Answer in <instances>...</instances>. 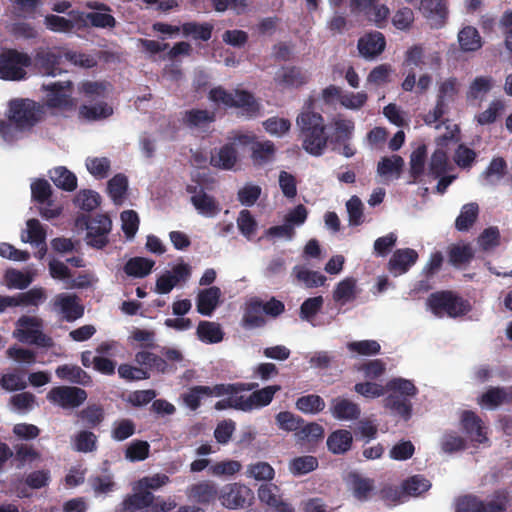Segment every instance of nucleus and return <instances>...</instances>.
<instances>
[{
    "mask_svg": "<svg viewBox=\"0 0 512 512\" xmlns=\"http://www.w3.org/2000/svg\"><path fill=\"white\" fill-rule=\"evenodd\" d=\"M46 114L44 104H40L29 98H15L9 101L7 120H0V135L12 142L17 138V133L30 132L40 123Z\"/></svg>",
    "mask_w": 512,
    "mask_h": 512,
    "instance_id": "nucleus-1",
    "label": "nucleus"
},
{
    "mask_svg": "<svg viewBox=\"0 0 512 512\" xmlns=\"http://www.w3.org/2000/svg\"><path fill=\"white\" fill-rule=\"evenodd\" d=\"M302 148L312 156H321L327 148L329 136L323 116L314 111H302L296 119Z\"/></svg>",
    "mask_w": 512,
    "mask_h": 512,
    "instance_id": "nucleus-2",
    "label": "nucleus"
},
{
    "mask_svg": "<svg viewBox=\"0 0 512 512\" xmlns=\"http://www.w3.org/2000/svg\"><path fill=\"white\" fill-rule=\"evenodd\" d=\"M285 312V304L272 296L264 301L258 296L250 297L243 305L240 325L245 330L263 328L267 318L276 319Z\"/></svg>",
    "mask_w": 512,
    "mask_h": 512,
    "instance_id": "nucleus-3",
    "label": "nucleus"
},
{
    "mask_svg": "<svg viewBox=\"0 0 512 512\" xmlns=\"http://www.w3.org/2000/svg\"><path fill=\"white\" fill-rule=\"evenodd\" d=\"M428 308L437 317L456 318L466 315L471 310L468 300L450 290L431 293L426 302Z\"/></svg>",
    "mask_w": 512,
    "mask_h": 512,
    "instance_id": "nucleus-4",
    "label": "nucleus"
},
{
    "mask_svg": "<svg viewBox=\"0 0 512 512\" xmlns=\"http://www.w3.org/2000/svg\"><path fill=\"white\" fill-rule=\"evenodd\" d=\"M208 98L218 105L223 104L229 108H240L249 117L256 116L260 110V105L253 94L246 90L236 89L232 93L222 86H218L209 91Z\"/></svg>",
    "mask_w": 512,
    "mask_h": 512,
    "instance_id": "nucleus-5",
    "label": "nucleus"
},
{
    "mask_svg": "<svg viewBox=\"0 0 512 512\" xmlns=\"http://www.w3.org/2000/svg\"><path fill=\"white\" fill-rule=\"evenodd\" d=\"M32 66V57L17 49L8 48L0 53V79L21 81L26 79V69Z\"/></svg>",
    "mask_w": 512,
    "mask_h": 512,
    "instance_id": "nucleus-6",
    "label": "nucleus"
},
{
    "mask_svg": "<svg viewBox=\"0 0 512 512\" xmlns=\"http://www.w3.org/2000/svg\"><path fill=\"white\" fill-rule=\"evenodd\" d=\"M43 321L35 316H21L16 322L14 336L22 343L36 345L41 348L54 346L52 337L42 331Z\"/></svg>",
    "mask_w": 512,
    "mask_h": 512,
    "instance_id": "nucleus-7",
    "label": "nucleus"
},
{
    "mask_svg": "<svg viewBox=\"0 0 512 512\" xmlns=\"http://www.w3.org/2000/svg\"><path fill=\"white\" fill-rule=\"evenodd\" d=\"M76 225L86 228V242L89 246L102 249L108 244V234L112 229V221L108 215L98 214L91 218L82 214L77 217Z\"/></svg>",
    "mask_w": 512,
    "mask_h": 512,
    "instance_id": "nucleus-8",
    "label": "nucleus"
},
{
    "mask_svg": "<svg viewBox=\"0 0 512 512\" xmlns=\"http://www.w3.org/2000/svg\"><path fill=\"white\" fill-rule=\"evenodd\" d=\"M63 54L59 48L39 47L32 57V65L45 76H56L62 72L60 67Z\"/></svg>",
    "mask_w": 512,
    "mask_h": 512,
    "instance_id": "nucleus-9",
    "label": "nucleus"
},
{
    "mask_svg": "<svg viewBox=\"0 0 512 512\" xmlns=\"http://www.w3.org/2000/svg\"><path fill=\"white\" fill-rule=\"evenodd\" d=\"M87 392L75 386H57L53 387L47 394V399L60 407L77 408L87 399Z\"/></svg>",
    "mask_w": 512,
    "mask_h": 512,
    "instance_id": "nucleus-10",
    "label": "nucleus"
},
{
    "mask_svg": "<svg viewBox=\"0 0 512 512\" xmlns=\"http://www.w3.org/2000/svg\"><path fill=\"white\" fill-rule=\"evenodd\" d=\"M43 89L47 92V107L67 109L73 106V99L71 97L73 83L71 81L53 82L48 85H43Z\"/></svg>",
    "mask_w": 512,
    "mask_h": 512,
    "instance_id": "nucleus-11",
    "label": "nucleus"
},
{
    "mask_svg": "<svg viewBox=\"0 0 512 512\" xmlns=\"http://www.w3.org/2000/svg\"><path fill=\"white\" fill-rule=\"evenodd\" d=\"M219 499L224 507L239 509L251 503L254 499V493L244 484L232 483L222 489Z\"/></svg>",
    "mask_w": 512,
    "mask_h": 512,
    "instance_id": "nucleus-12",
    "label": "nucleus"
},
{
    "mask_svg": "<svg viewBox=\"0 0 512 512\" xmlns=\"http://www.w3.org/2000/svg\"><path fill=\"white\" fill-rule=\"evenodd\" d=\"M69 18L63 16L48 14L44 18L46 28L56 33H70L73 30H82L86 28V23L82 19V11L71 10L68 12Z\"/></svg>",
    "mask_w": 512,
    "mask_h": 512,
    "instance_id": "nucleus-13",
    "label": "nucleus"
},
{
    "mask_svg": "<svg viewBox=\"0 0 512 512\" xmlns=\"http://www.w3.org/2000/svg\"><path fill=\"white\" fill-rule=\"evenodd\" d=\"M441 64L442 59L440 53L432 52L426 55L421 44H415L408 48L403 61V66L405 67H417L422 69L427 65L432 70H438Z\"/></svg>",
    "mask_w": 512,
    "mask_h": 512,
    "instance_id": "nucleus-14",
    "label": "nucleus"
},
{
    "mask_svg": "<svg viewBox=\"0 0 512 512\" xmlns=\"http://www.w3.org/2000/svg\"><path fill=\"white\" fill-rule=\"evenodd\" d=\"M53 306L67 322H73L84 315V306L75 294L60 293L56 295Z\"/></svg>",
    "mask_w": 512,
    "mask_h": 512,
    "instance_id": "nucleus-15",
    "label": "nucleus"
},
{
    "mask_svg": "<svg viewBox=\"0 0 512 512\" xmlns=\"http://www.w3.org/2000/svg\"><path fill=\"white\" fill-rule=\"evenodd\" d=\"M206 397H221L223 390L221 383L214 386L196 385L188 389L187 392L182 394L183 403L191 410L196 411L201 406L202 398Z\"/></svg>",
    "mask_w": 512,
    "mask_h": 512,
    "instance_id": "nucleus-16",
    "label": "nucleus"
},
{
    "mask_svg": "<svg viewBox=\"0 0 512 512\" xmlns=\"http://www.w3.org/2000/svg\"><path fill=\"white\" fill-rule=\"evenodd\" d=\"M186 494L189 499L202 505L213 504L220 495L217 485L210 480L192 484L187 488Z\"/></svg>",
    "mask_w": 512,
    "mask_h": 512,
    "instance_id": "nucleus-17",
    "label": "nucleus"
},
{
    "mask_svg": "<svg viewBox=\"0 0 512 512\" xmlns=\"http://www.w3.org/2000/svg\"><path fill=\"white\" fill-rule=\"evenodd\" d=\"M419 255L412 248L396 249L388 262V270L394 275H401L417 262Z\"/></svg>",
    "mask_w": 512,
    "mask_h": 512,
    "instance_id": "nucleus-18",
    "label": "nucleus"
},
{
    "mask_svg": "<svg viewBox=\"0 0 512 512\" xmlns=\"http://www.w3.org/2000/svg\"><path fill=\"white\" fill-rule=\"evenodd\" d=\"M281 390L280 385H270L253 391L249 396L242 395L243 411L249 412L254 409L268 406L275 394Z\"/></svg>",
    "mask_w": 512,
    "mask_h": 512,
    "instance_id": "nucleus-19",
    "label": "nucleus"
},
{
    "mask_svg": "<svg viewBox=\"0 0 512 512\" xmlns=\"http://www.w3.org/2000/svg\"><path fill=\"white\" fill-rule=\"evenodd\" d=\"M274 80L276 84L283 89H293L305 85L308 82L309 77L299 67L286 66L282 67L276 73Z\"/></svg>",
    "mask_w": 512,
    "mask_h": 512,
    "instance_id": "nucleus-20",
    "label": "nucleus"
},
{
    "mask_svg": "<svg viewBox=\"0 0 512 512\" xmlns=\"http://www.w3.org/2000/svg\"><path fill=\"white\" fill-rule=\"evenodd\" d=\"M134 360L139 366H142V368L146 369L148 372L155 371L157 373L166 374L174 372L177 369L174 364H169L161 356L146 350L138 351L135 354Z\"/></svg>",
    "mask_w": 512,
    "mask_h": 512,
    "instance_id": "nucleus-21",
    "label": "nucleus"
},
{
    "mask_svg": "<svg viewBox=\"0 0 512 512\" xmlns=\"http://www.w3.org/2000/svg\"><path fill=\"white\" fill-rule=\"evenodd\" d=\"M358 50L361 56L372 59L380 55L385 47L386 40L381 32L368 33L358 40Z\"/></svg>",
    "mask_w": 512,
    "mask_h": 512,
    "instance_id": "nucleus-22",
    "label": "nucleus"
},
{
    "mask_svg": "<svg viewBox=\"0 0 512 512\" xmlns=\"http://www.w3.org/2000/svg\"><path fill=\"white\" fill-rule=\"evenodd\" d=\"M216 119L215 112L207 109L187 110L183 116V124L190 129L207 130Z\"/></svg>",
    "mask_w": 512,
    "mask_h": 512,
    "instance_id": "nucleus-23",
    "label": "nucleus"
},
{
    "mask_svg": "<svg viewBox=\"0 0 512 512\" xmlns=\"http://www.w3.org/2000/svg\"><path fill=\"white\" fill-rule=\"evenodd\" d=\"M221 290L217 286H212L201 290L197 296V311L201 315L210 316L219 304Z\"/></svg>",
    "mask_w": 512,
    "mask_h": 512,
    "instance_id": "nucleus-24",
    "label": "nucleus"
},
{
    "mask_svg": "<svg viewBox=\"0 0 512 512\" xmlns=\"http://www.w3.org/2000/svg\"><path fill=\"white\" fill-rule=\"evenodd\" d=\"M353 443V436L349 430L338 429L333 431L327 438V448L335 455H343L348 452Z\"/></svg>",
    "mask_w": 512,
    "mask_h": 512,
    "instance_id": "nucleus-25",
    "label": "nucleus"
},
{
    "mask_svg": "<svg viewBox=\"0 0 512 512\" xmlns=\"http://www.w3.org/2000/svg\"><path fill=\"white\" fill-rule=\"evenodd\" d=\"M56 376L62 380H68L71 383L83 386L92 384L91 376L77 365L64 364L56 368Z\"/></svg>",
    "mask_w": 512,
    "mask_h": 512,
    "instance_id": "nucleus-26",
    "label": "nucleus"
},
{
    "mask_svg": "<svg viewBox=\"0 0 512 512\" xmlns=\"http://www.w3.org/2000/svg\"><path fill=\"white\" fill-rule=\"evenodd\" d=\"M238 160V152L234 143L223 145L216 155L211 156L210 163L212 166L224 170L234 168Z\"/></svg>",
    "mask_w": 512,
    "mask_h": 512,
    "instance_id": "nucleus-27",
    "label": "nucleus"
},
{
    "mask_svg": "<svg viewBox=\"0 0 512 512\" xmlns=\"http://www.w3.org/2000/svg\"><path fill=\"white\" fill-rule=\"evenodd\" d=\"M190 201L195 209L206 217H213L220 212L218 202L213 196L208 195L203 188H200L198 194L192 195Z\"/></svg>",
    "mask_w": 512,
    "mask_h": 512,
    "instance_id": "nucleus-28",
    "label": "nucleus"
},
{
    "mask_svg": "<svg viewBox=\"0 0 512 512\" xmlns=\"http://www.w3.org/2000/svg\"><path fill=\"white\" fill-rule=\"evenodd\" d=\"M480 403L490 408H496L504 403L512 404V388L490 387L481 395Z\"/></svg>",
    "mask_w": 512,
    "mask_h": 512,
    "instance_id": "nucleus-29",
    "label": "nucleus"
},
{
    "mask_svg": "<svg viewBox=\"0 0 512 512\" xmlns=\"http://www.w3.org/2000/svg\"><path fill=\"white\" fill-rule=\"evenodd\" d=\"M332 415L339 420H355L360 416L359 406L345 398H335L332 401Z\"/></svg>",
    "mask_w": 512,
    "mask_h": 512,
    "instance_id": "nucleus-30",
    "label": "nucleus"
},
{
    "mask_svg": "<svg viewBox=\"0 0 512 512\" xmlns=\"http://www.w3.org/2000/svg\"><path fill=\"white\" fill-rule=\"evenodd\" d=\"M196 334L200 341L208 344L219 343L224 338V332L220 324L212 321H200Z\"/></svg>",
    "mask_w": 512,
    "mask_h": 512,
    "instance_id": "nucleus-31",
    "label": "nucleus"
},
{
    "mask_svg": "<svg viewBox=\"0 0 512 512\" xmlns=\"http://www.w3.org/2000/svg\"><path fill=\"white\" fill-rule=\"evenodd\" d=\"M462 426L467 434L478 443L487 441V437L483 432L481 419L472 411H465L462 415Z\"/></svg>",
    "mask_w": 512,
    "mask_h": 512,
    "instance_id": "nucleus-32",
    "label": "nucleus"
},
{
    "mask_svg": "<svg viewBox=\"0 0 512 512\" xmlns=\"http://www.w3.org/2000/svg\"><path fill=\"white\" fill-rule=\"evenodd\" d=\"M50 179L58 188L64 191H74L77 188V177L64 166L56 167L49 172Z\"/></svg>",
    "mask_w": 512,
    "mask_h": 512,
    "instance_id": "nucleus-33",
    "label": "nucleus"
},
{
    "mask_svg": "<svg viewBox=\"0 0 512 512\" xmlns=\"http://www.w3.org/2000/svg\"><path fill=\"white\" fill-rule=\"evenodd\" d=\"M458 42L464 52H474L482 47V38L473 26H465L458 33Z\"/></svg>",
    "mask_w": 512,
    "mask_h": 512,
    "instance_id": "nucleus-34",
    "label": "nucleus"
},
{
    "mask_svg": "<svg viewBox=\"0 0 512 512\" xmlns=\"http://www.w3.org/2000/svg\"><path fill=\"white\" fill-rule=\"evenodd\" d=\"M213 28V25L208 22L198 23L191 21L181 25V31L185 37H192L194 40L205 42L211 39Z\"/></svg>",
    "mask_w": 512,
    "mask_h": 512,
    "instance_id": "nucleus-35",
    "label": "nucleus"
},
{
    "mask_svg": "<svg viewBox=\"0 0 512 512\" xmlns=\"http://www.w3.org/2000/svg\"><path fill=\"white\" fill-rule=\"evenodd\" d=\"M427 158V148L425 145L418 146L410 156V176L412 180L410 183H417L421 181L424 175L425 163Z\"/></svg>",
    "mask_w": 512,
    "mask_h": 512,
    "instance_id": "nucleus-36",
    "label": "nucleus"
},
{
    "mask_svg": "<svg viewBox=\"0 0 512 512\" xmlns=\"http://www.w3.org/2000/svg\"><path fill=\"white\" fill-rule=\"evenodd\" d=\"M155 261L144 257H133L124 265V272L128 276L143 278L150 274Z\"/></svg>",
    "mask_w": 512,
    "mask_h": 512,
    "instance_id": "nucleus-37",
    "label": "nucleus"
},
{
    "mask_svg": "<svg viewBox=\"0 0 512 512\" xmlns=\"http://www.w3.org/2000/svg\"><path fill=\"white\" fill-rule=\"evenodd\" d=\"M155 500L154 495L149 491L134 493L128 495L122 502V509L125 512H135L137 510L150 507Z\"/></svg>",
    "mask_w": 512,
    "mask_h": 512,
    "instance_id": "nucleus-38",
    "label": "nucleus"
},
{
    "mask_svg": "<svg viewBox=\"0 0 512 512\" xmlns=\"http://www.w3.org/2000/svg\"><path fill=\"white\" fill-rule=\"evenodd\" d=\"M479 215V206L475 202L465 204L455 220V228L458 231H468L476 222Z\"/></svg>",
    "mask_w": 512,
    "mask_h": 512,
    "instance_id": "nucleus-39",
    "label": "nucleus"
},
{
    "mask_svg": "<svg viewBox=\"0 0 512 512\" xmlns=\"http://www.w3.org/2000/svg\"><path fill=\"white\" fill-rule=\"evenodd\" d=\"M112 114V107L104 102H100L95 105H81L79 107V116L87 121L106 119Z\"/></svg>",
    "mask_w": 512,
    "mask_h": 512,
    "instance_id": "nucleus-40",
    "label": "nucleus"
},
{
    "mask_svg": "<svg viewBox=\"0 0 512 512\" xmlns=\"http://www.w3.org/2000/svg\"><path fill=\"white\" fill-rule=\"evenodd\" d=\"M355 297L356 280L352 277H347L340 281L333 291V300L341 305L354 300Z\"/></svg>",
    "mask_w": 512,
    "mask_h": 512,
    "instance_id": "nucleus-41",
    "label": "nucleus"
},
{
    "mask_svg": "<svg viewBox=\"0 0 512 512\" xmlns=\"http://www.w3.org/2000/svg\"><path fill=\"white\" fill-rule=\"evenodd\" d=\"M385 407L394 411L401 416L404 420H408L412 415V403L406 397H401L398 394H389L385 400Z\"/></svg>",
    "mask_w": 512,
    "mask_h": 512,
    "instance_id": "nucleus-42",
    "label": "nucleus"
},
{
    "mask_svg": "<svg viewBox=\"0 0 512 512\" xmlns=\"http://www.w3.org/2000/svg\"><path fill=\"white\" fill-rule=\"evenodd\" d=\"M404 167V160L399 155L383 157L377 164V173L380 176L394 175L399 178Z\"/></svg>",
    "mask_w": 512,
    "mask_h": 512,
    "instance_id": "nucleus-43",
    "label": "nucleus"
},
{
    "mask_svg": "<svg viewBox=\"0 0 512 512\" xmlns=\"http://www.w3.org/2000/svg\"><path fill=\"white\" fill-rule=\"evenodd\" d=\"M82 19L86 23V27L90 25L95 28L113 29L117 24L115 17L109 12H82Z\"/></svg>",
    "mask_w": 512,
    "mask_h": 512,
    "instance_id": "nucleus-44",
    "label": "nucleus"
},
{
    "mask_svg": "<svg viewBox=\"0 0 512 512\" xmlns=\"http://www.w3.org/2000/svg\"><path fill=\"white\" fill-rule=\"evenodd\" d=\"M386 391L390 394H398L401 397H414L418 393L417 387L411 380L404 378H393L386 383Z\"/></svg>",
    "mask_w": 512,
    "mask_h": 512,
    "instance_id": "nucleus-45",
    "label": "nucleus"
},
{
    "mask_svg": "<svg viewBox=\"0 0 512 512\" xmlns=\"http://www.w3.org/2000/svg\"><path fill=\"white\" fill-rule=\"evenodd\" d=\"M275 155V145L272 141L255 142L252 146V159L257 165L270 162Z\"/></svg>",
    "mask_w": 512,
    "mask_h": 512,
    "instance_id": "nucleus-46",
    "label": "nucleus"
},
{
    "mask_svg": "<svg viewBox=\"0 0 512 512\" xmlns=\"http://www.w3.org/2000/svg\"><path fill=\"white\" fill-rule=\"evenodd\" d=\"M318 467V459L312 455L295 457L289 463V470L295 476L305 475Z\"/></svg>",
    "mask_w": 512,
    "mask_h": 512,
    "instance_id": "nucleus-47",
    "label": "nucleus"
},
{
    "mask_svg": "<svg viewBox=\"0 0 512 512\" xmlns=\"http://www.w3.org/2000/svg\"><path fill=\"white\" fill-rule=\"evenodd\" d=\"M296 408L305 414H317L324 410L325 402L319 395L309 394L297 399Z\"/></svg>",
    "mask_w": 512,
    "mask_h": 512,
    "instance_id": "nucleus-48",
    "label": "nucleus"
},
{
    "mask_svg": "<svg viewBox=\"0 0 512 512\" xmlns=\"http://www.w3.org/2000/svg\"><path fill=\"white\" fill-rule=\"evenodd\" d=\"M295 436L300 442L317 443L324 438V428L316 422L303 424Z\"/></svg>",
    "mask_w": 512,
    "mask_h": 512,
    "instance_id": "nucleus-49",
    "label": "nucleus"
},
{
    "mask_svg": "<svg viewBox=\"0 0 512 512\" xmlns=\"http://www.w3.org/2000/svg\"><path fill=\"white\" fill-rule=\"evenodd\" d=\"M14 307L24 306H38L42 301L45 300L46 294L43 288L34 287L27 292L19 293L16 296H12Z\"/></svg>",
    "mask_w": 512,
    "mask_h": 512,
    "instance_id": "nucleus-50",
    "label": "nucleus"
},
{
    "mask_svg": "<svg viewBox=\"0 0 512 512\" xmlns=\"http://www.w3.org/2000/svg\"><path fill=\"white\" fill-rule=\"evenodd\" d=\"M298 281L303 282L308 288H315L324 285L326 277L317 271H311L302 266H295L293 269Z\"/></svg>",
    "mask_w": 512,
    "mask_h": 512,
    "instance_id": "nucleus-51",
    "label": "nucleus"
},
{
    "mask_svg": "<svg viewBox=\"0 0 512 512\" xmlns=\"http://www.w3.org/2000/svg\"><path fill=\"white\" fill-rule=\"evenodd\" d=\"M73 446L78 452H93L97 449V436L91 431L82 430L75 435Z\"/></svg>",
    "mask_w": 512,
    "mask_h": 512,
    "instance_id": "nucleus-52",
    "label": "nucleus"
},
{
    "mask_svg": "<svg viewBox=\"0 0 512 512\" xmlns=\"http://www.w3.org/2000/svg\"><path fill=\"white\" fill-rule=\"evenodd\" d=\"M459 93V83L455 77H450L440 83L438 87L437 100H442L443 103L454 102Z\"/></svg>",
    "mask_w": 512,
    "mask_h": 512,
    "instance_id": "nucleus-53",
    "label": "nucleus"
},
{
    "mask_svg": "<svg viewBox=\"0 0 512 512\" xmlns=\"http://www.w3.org/2000/svg\"><path fill=\"white\" fill-rule=\"evenodd\" d=\"M276 422L280 429L287 432H297L305 423L304 419L289 411H281L276 415Z\"/></svg>",
    "mask_w": 512,
    "mask_h": 512,
    "instance_id": "nucleus-54",
    "label": "nucleus"
},
{
    "mask_svg": "<svg viewBox=\"0 0 512 512\" xmlns=\"http://www.w3.org/2000/svg\"><path fill=\"white\" fill-rule=\"evenodd\" d=\"M446 170L447 155L443 150L437 149L430 158L427 175L433 179H438L440 176L444 175Z\"/></svg>",
    "mask_w": 512,
    "mask_h": 512,
    "instance_id": "nucleus-55",
    "label": "nucleus"
},
{
    "mask_svg": "<svg viewBox=\"0 0 512 512\" xmlns=\"http://www.w3.org/2000/svg\"><path fill=\"white\" fill-rule=\"evenodd\" d=\"M32 199L39 204H50L52 189L45 179H37L31 184Z\"/></svg>",
    "mask_w": 512,
    "mask_h": 512,
    "instance_id": "nucleus-56",
    "label": "nucleus"
},
{
    "mask_svg": "<svg viewBox=\"0 0 512 512\" xmlns=\"http://www.w3.org/2000/svg\"><path fill=\"white\" fill-rule=\"evenodd\" d=\"M492 88V78L479 76L470 84L467 91L468 100H477L487 94Z\"/></svg>",
    "mask_w": 512,
    "mask_h": 512,
    "instance_id": "nucleus-57",
    "label": "nucleus"
},
{
    "mask_svg": "<svg viewBox=\"0 0 512 512\" xmlns=\"http://www.w3.org/2000/svg\"><path fill=\"white\" fill-rule=\"evenodd\" d=\"M75 203L80 209L90 212L101 204V197L96 191L81 190L75 198Z\"/></svg>",
    "mask_w": 512,
    "mask_h": 512,
    "instance_id": "nucleus-58",
    "label": "nucleus"
},
{
    "mask_svg": "<svg viewBox=\"0 0 512 512\" xmlns=\"http://www.w3.org/2000/svg\"><path fill=\"white\" fill-rule=\"evenodd\" d=\"M117 371L119 377L128 382L146 380L150 378V372L142 368V366L136 367L124 363L119 365Z\"/></svg>",
    "mask_w": 512,
    "mask_h": 512,
    "instance_id": "nucleus-59",
    "label": "nucleus"
},
{
    "mask_svg": "<svg viewBox=\"0 0 512 512\" xmlns=\"http://www.w3.org/2000/svg\"><path fill=\"white\" fill-rule=\"evenodd\" d=\"M150 445L147 441L134 440L126 448L125 457L131 462L143 461L149 456Z\"/></svg>",
    "mask_w": 512,
    "mask_h": 512,
    "instance_id": "nucleus-60",
    "label": "nucleus"
},
{
    "mask_svg": "<svg viewBox=\"0 0 512 512\" xmlns=\"http://www.w3.org/2000/svg\"><path fill=\"white\" fill-rule=\"evenodd\" d=\"M347 348L351 352L359 355L372 356L380 353L381 346L376 340L353 341L347 344Z\"/></svg>",
    "mask_w": 512,
    "mask_h": 512,
    "instance_id": "nucleus-61",
    "label": "nucleus"
},
{
    "mask_svg": "<svg viewBox=\"0 0 512 512\" xmlns=\"http://www.w3.org/2000/svg\"><path fill=\"white\" fill-rule=\"evenodd\" d=\"M431 487L429 480L422 475H414L403 483V490L406 494L418 496Z\"/></svg>",
    "mask_w": 512,
    "mask_h": 512,
    "instance_id": "nucleus-62",
    "label": "nucleus"
},
{
    "mask_svg": "<svg viewBox=\"0 0 512 512\" xmlns=\"http://www.w3.org/2000/svg\"><path fill=\"white\" fill-rule=\"evenodd\" d=\"M262 189L258 185L251 183L246 184L238 190L237 200L244 206H253L260 198Z\"/></svg>",
    "mask_w": 512,
    "mask_h": 512,
    "instance_id": "nucleus-63",
    "label": "nucleus"
},
{
    "mask_svg": "<svg viewBox=\"0 0 512 512\" xmlns=\"http://www.w3.org/2000/svg\"><path fill=\"white\" fill-rule=\"evenodd\" d=\"M78 416L86 422L88 427L95 428L104 420V411L101 406L93 404L81 410Z\"/></svg>",
    "mask_w": 512,
    "mask_h": 512,
    "instance_id": "nucleus-64",
    "label": "nucleus"
}]
</instances>
